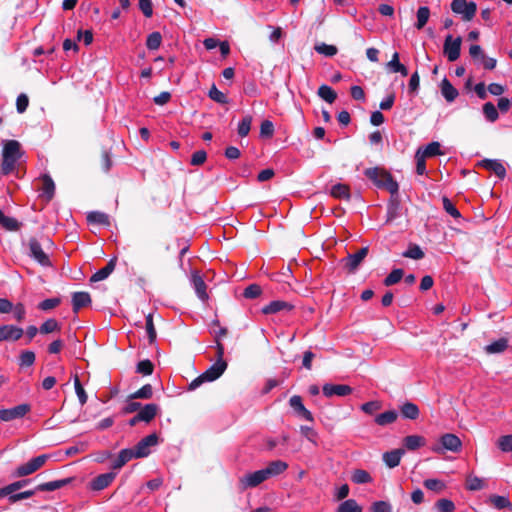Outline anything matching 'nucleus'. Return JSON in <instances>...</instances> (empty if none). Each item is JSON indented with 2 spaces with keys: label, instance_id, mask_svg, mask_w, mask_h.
Masks as SVG:
<instances>
[{
  "label": "nucleus",
  "instance_id": "1",
  "mask_svg": "<svg viewBox=\"0 0 512 512\" xmlns=\"http://www.w3.org/2000/svg\"><path fill=\"white\" fill-rule=\"evenodd\" d=\"M22 156L21 145L16 140H7L2 150V163L0 173L8 175L12 173L17 165L18 160Z\"/></svg>",
  "mask_w": 512,
  "mask_h": 512
},
{
  "label": "nucleus",
  "instance_id": "2",
  "mask_svg": "<svg viewBox=\"0 0 512 512\" xmlns=\"http://www.w3.org/2000/svg\"><path fill=\"white\" fill-rule=\"evenodd\" d=\"M226 369V361H216L206 371L191 381L189 384V390H195L203 383L215 381L225 372Z\"/></svg>",
  "mask_w": 512,
  "mask_h": 512
},
{
  "label": "nucleus",
  "instance_id": "3",
  "mask_svg": "<svg viewBox=\"0 0 512 512\" xmlns=\"http://www.w3.org/2000/svg\"><path fill=\"white\" fill-rule=\"evenodd\" d=\"M462 442L460 438L452 433L443 434L432 446L431 450L437 454H445L447 451L458 453L461 451Z\"/></svg>",
  "mask_w": 512,
  "mask_h": 512
},
{
  "label": "nucleus",
  "instance_id": "4",
  "mask_svg": "<svg viewBox=\"0 0 512 512\" xmlns=\"http://www.w3.org/2000/svg\"><path fill=\"white\" fill-rule=\"evenodd\" d=\"M451 10L454 13L461 15L464 21H470L476 14L477 5L472 1L453 0L451 3Z\"/></svg>",
  "mask_w": 512,
  "mask_h": 512
},
{
  "label": "nucleus",
  "instance_id": "5",
  "mask_svg": "<svg viewBox=\"0 0 512 512\" xmlns=\"http://www.w3.org/2000/svg\"><path fill=\"white\" fill-rule=\"evenodd\" d=\"M28 255L33 258L41 266H51L49 256L42 249L41 244L35 238H30L27 243Z\"/></svg>",
  "mask_w": 512,
  "mask_h": 512
},
{
  "label": "nucleus",
  "instance_id": "6",
  "mask_svg": "<svg viewBox=\"0 0 512 512\" xmlns=\"http://www.w3.org/2000/svg\"><path fill=\"white\" fill-rule=\"evenodd\" d=\"M267 479L264 469H261L242 476L239 479V486L241 490H246L257 487Z\"/></svg>",
  "mask_w": 512,
  "mask_h": 512
},
{
  "label": "nucleus",
  "instance_id": "7",
  "mask_svg": "<svg viewBox=\"0 0 512 512\" xmlns=\"http://www.w3.org/2000/svg\"><path fill=\"white\" fill-rule=\"evenodd\" d=\"M158 444V436L155 433H152L143 439H141L137 445L134 447L133 452L136 455V458H144L147 457L151 453V447H154Z\"/></svg>",
  "mask_w": 512,
  "mask_h": 512
},
{
  "label": "nucleus",
  "instance_id": "8",
  "mask_svg": "<svg viewBox=\"0 0 512 512\" xmlns=\"http://www.w3.org/2000/svg\"><path fill=\"white\" fill-rule=\"evenodd\" d=\"M30 411V405L20 404L9 409L0 410V420L4 422L12 421L24 417Z\"/></svg>",
  "mask_w": 512,
  "mask_h": 512
},
{
  "label": "nucleus",
  "instance_id": "9",
  "mask_svg": "<svg viewBox=\"0 0 512 512\" xmlns=\"http://www.w3.org/2000/svg\"><path fill=\"white\" fill-rule=\"evenodd\" d=\"M461 38L457 37L453 39L451 35H448L444 42V53L450 62L456 61L460 56L461 50Z\"/></svg>",
  "mask_w": 512,
  "mask_h": 512
},
{
  "label": "nucleus",
  "instance_id": "10",
  "mask_svg": "<svg viewBox=\"0 0 512 512\" xmlns=\"http://www.w3.org/2000/svg\"><path fill=\"white\" fill-rule=\"evenodd\" d=\"M289 405L290 407L294 410L295 414L306 420V421H309V422H313L314 421V417L312 415V413L305 408V406L303 405V402H302V398L298 395H294L290 398L289 400Z\"/></svg>",
  "mask_w": 512,
  "mask_h": 512
},
{
  "label": "nucleus",
  "instance_id": "11",
  "mask_svg": "<svg viewBox=\"0 0 512 512\" xmlns=\"http://www.w3.org/2000/svg\"><path fill=\"white\" fill-rule=\"evenodd\" d=\"M324 396L330 398L333 396L344 397L352 393V388L345 384H324L322 388Z\"/></svg>",
  "mask_w": 512,
  "mask_h": 512
},
{
  "label": "nucleus",
  "instance_id": "12",
  "mask_svg": "<svg viewBox=\"0 0 512 512\" xmlns=\"http://www.w3.org/2000/svg\"><path fill=\"white\" fill-rule=\"evenodd\" d=\"M38 190L41 192V197L45 198L46 201H50L54 197L55 184L53 179L48 175L44 174L39 178Z\"/></svg>",
  "mask_w": 512,
  "mask_h": 512
},
{
  "label": "nucleus",
  "instance_id": "13",
  "mask_svg": "<svg viewBox=\"0 0 512 512\" xmlns=\"http://www.w3.org/2000/svg\"><path fill=\"white\" fill-rule=\"evenodd\" d=\"M23 335V329L14 325L0 326V342L16 341Z\"/></svg>",
  "mask_w": 512,
  "mask_h": 512
},
{
  "label": "nucleus",
  "instance_id": "14",
  "mask_svg": "<svg viewBox=\"0 0 512 512\" xmlns=\"http://www.w3.org/2000/svg\"><path fill=\"white\" fill-rule=\"evenodd\" d=\"M191 284L195 290L197 297L202 302H206L209 298L208 293L206 292V284L201 275L197 271H194L191 275Z\"/></svg>",
  "mask_w": 512,
  "mask_h": 512
},
{
  "label": "nucleus",
  "instance_id": "15",
  "mask_svg": "<svg viewBox=\"0 0 512 512\" xmlns=\"http://www.w3.org/2000/svg\"><path fill=\"white\" fill-rule=\"evenodd\" d=\"M480 165L493 172L500 179H504L506 176V168L500 160L497 159H483Z\"/></svg>",
  "mask_w": 512,
  "mask_h": 512
},
{
  "label": "nucleus",
  "instance_id": "16",
  "mask_svg": "<svg viewBox=\"0 0 512 512\" xmlns=\"http://www.w3.org/2000/svg\"><path fill=\"white\" fill-rule=\"evenodd\" d=\"M115 477L116 473L114 472L100 474L92 480L90 484L91 489L95 491H101L108 487L113 482Z\"/></svg>",
  "mask_w": 512,
  "mask_h": 512
},
{
  "label": "nucleus",
  "instance_id": "17",
  "mask_svg": "<svg viewBox=\"0 0 512 512\" xmlns=\"http://www.w3.org/2000/svg\"><path fill=\"white\" fill-rule=\"evenodd\" d=\"M368 254V247H363L354 254H349L345 259V265L350 271H354Z\"/></svg>",
  "mask_w": 512,
  "mask_h": 512
},
{
  "label": "nucleus",
  "instance_id": "18",
  "mask_svg": "<svg viewBox=\"0 0 512 512\" xmlns=\"http://www.w3.org/2000/svg\"><path fill=\"white\" fill-rule=\"evenodd\" d=\"M440 89L443 97L449 103L453 102L459 95L458 90L450 83L447 78L441 81Z\"/></svg>",
  "mask_w": 512,
  "mask_h": 512
},
{
  "label": "nucleus",
  "instance_id": "19",
  "mask_svg": "<svg viewBox=\"0 0 512 512\" xmlns=\"http://www.w3.org/2000/svg\"><path fill=\"white\" fill-rule=\"evenodd\" d=\"M159 410V407L157 404L149 403L145 406H141L138 414V419H141V421L149 423L156 415Z\"/></svg>",
  "mask_w": 512,
  "mask_h": 512
},
{
  "label": "nucleus",
  "instance_id": "20",
  "mask_svg": "<svg viewBox=\"0 0 512 512\" xmlns=\"http://www.w3.org/2000/svg\"><path fill=\"white\" fill-rule=\"evenodd\" d=\"M91 303V297L88 292H75L72 295L73 311L77 312L81 308L88 306Z\"/></svg>",
  "mask_w": 512,
  "mask_h": 512
},
{
  "label": "nucleus",
  "instance_id": "21",
  "mask_svg": "<svg viewBox=\"0 0 512 512\" xmlns=\"http://www.w3.org/2000/svg\"><path fill=\"white\" fill-rule=\"evenodd\" d=\"M115 266L116 258H112L104 268L98 270L91 276V282H99L105 280L114 271Z\"/></svg>",
  "mask_w": 512,
  "mask_h": 512
},
{
  "label": "nucleus",
  "instance_id": "22",
  "mask_svg": "<svg viewBox=\"0 0 512 512\" xmlns=\"http://www.w3.org/2000/svg\"><path fill=\"white\" fill-rule=\"evenodd\" d=\"M404 454L402 449H395L383 454V461L389 468H394L399 465L400 460Z\"/></svg>",
  "mask_w": 512,
  "mask_h": 512
},
{
  "label": "nucleus",
  "instance_id": "23",
  "mask_svg": "<svg viewBox=\"0 0 512 512\" xmlns=\"http://www.w3.org/2000/svg\"><path fill=\"white\" fill-rule=\"evenodd\" d=\"M133 458H136V455L132 449H123L119 452L118 457L112 463V468L116 470L120 469Z\"/></svg>",
  "mask_w": 512,
  "mask_h": 512
},
{
  "label": "nucleus",
  "instance_id": "24",
  "mask_svg": "<svg viewBox=\"0 0 512 512\" xmlns=\"http://www.w3.org/2000/svg\"><path fill=\"white\" fill-rule=\"evenodd\" d=\"M288 468V465L286 462L281 460L272 461L268 464L266 468H264V471L266 473L267 478H270L272 476H277L281 473H283Z\"/></svg>",
  "mask_w": 512,
  "mask_h": 512
},
{
  "label": "nucleus",
  "instance_id": "25",
  "mask_svg": "<svg viewBox=\"0 0 512 512\" xmlns=\"http://www.w3.org/2000/svg\"><path fill=\"white\" fill-rule=\"evenodd\" d=\"M87 220L91 224H98V225H104L109 226L110 225V218L106 213L99 212V211H93L88 213Z\"/></svg>",
  "mask_w": 512,
  "mask_h": 512
},
{
  "label": "nucleus",
  "instance_id": "26",
  "mask_svg": "<svg viewBox=\"0 0 512 512\" xmlns=\"http://www.w3.org/2000/svg\"><path fill=\"white\" fill-rule=\"evenodd\" d=\"M401 414L404 418L415 420L419 416V408L412 402L404 403L400 408Z\"/></svg>",
  "mask_w": 512,
  "mask_h": 512
},
{
  "label": "nucleus",
  "instance_id": "27",
  "mask_svg": "<svg viewBox=\"0 0 512 512\" xmlns=\"http://www.w3.org/2000/svg\"><path fill=\"white\" fill-rule=\"evenodd\" d=\"M398 414L394 410L383 412L375 417V422L379 426H386L396 421Z\"/></svg>",
  "mask_w": 512,
  "mask_h": 512
},
{
  "label": "nucleus",
  "instance_id": "28",
  "mask_svg": "<svg viewBox=\"0 0 512 512\" xmlns=\"http://www.w3.org/2000/svg\"><path fill=\"white\" fill-rule=\"evenodd\" d=\"M70 482V479H61V480H55L50 481L46 483H42L37 486L36 490L38 491H55L57 489H60L67 485Z\"/></svg>",
  "mask_w": 512,
  "mask_h": 512
},
{
  "label": "nucleus",
  "instance_id": "29",
  "mask_svg": "<svg viewBox=\"0 0 512 512\" xmlns=\"http://www.w3.org/2000/svg\"><path fill=\"white\" fill-rule=\"evenodd\" d=\"M317 94L321 99L329 104H332L337 98V93L330 86L325 84L318 88Z\"/></svg>",
  "mask_w": 512,
  "mask_h": 512
},
{
  "label": "nucleus",
  "instance_id": "30",
  "mask_svg": "<svg viewBox=\"0 0 512 512\" xmlns=\"http://www.w3.org/2000/svg\"><path fill=\"white\" fill-rule=\"evenodd\" d=\"M404 446L408 450H416L425 444V439L419 435H409L404 438Z\"/></svg>",
  "mask_w": 512,
  "mask_h": 512
},
{
  "label": "nucleus",
  "instance_id": "31",
  "mask_svg": "<svg viewBox=\"0 0 512 512\" xmlns=\"http://www.w3.org/2000/svg\"><path fill=\"white\" fill-rule=\"evenodd\" d=\"M508 347V341L505 338H500L491 344L485 346V351L488 354L502 353Z\"/></svg>",
  "mask_w": 512,
  "mask_h": 512
},
{
  "label": "nucleus",
  "instance_id": "32",
  "mask_svg": "<svg viewBox=\"0 0 512 512\" xmlns=\"http://www.w3.org/2000/svg\"><path fill=\"white\" fill-rule=\"evenodd\" d=\"M330 194L338 199H346L348 200L350 198V192L349 187L345 184H335L332 186Z\"/></svg>",
  "mask_w": 512,
  "mask_h": 512
},
{
  "label": "nucleus",
  "instance_id": "33",
  "mask_svg": "<svg viewBox=\"0 0 512 512\" xmlns=\"http://www.w3.org/2000/svg\"><path fill=\"white\" fill-rule=\"evenodd\" d=\"M379 187L387 189L391 194H396L399 190L398 183L388 173L383 175V181L379 182Z\"/></svg>",
  "mask_w": 512,
  "mask_h": 512
},
{
  "label": "nucleus",
  "instance_id": "34",
  "mask_svg": "<svg viewBox=\"0 0 512 512\" xmlns=\"http://www.w3.org/2000/svg\"><path fill=\"white\" fill-rule=\"evenodd\" d=\"M351 480L356 484H366L372 481V477L367 471L356 469L352 473Z\"/></svg>",
  "mask_w": 512,
  "mask_h": 512
},
{
  "label": "nucleus",
  "instance_id": "35",
  "mask_svg": "<svg viewBox=\"0 0 512 512\" xmlns=\"http://www.w3.org/2000/svg\"><path fill=\"white\" fill-rule=\"evenodd\" d=\"M430 17V10L426 6L419 7L417 11V22L415 24V27L420 30L422 29L426 23L428 22Z\"/></svg>",
  "mask_w": 512,
  "mask_h": 512
},
{
  "label": "nucleus",
  "instance_id": "36",
  "mask_svg": "<svg viewBox=\"0 0 512 512\" xmlns=\"http://www.w3.org/2000/svg\"><path fill=\"white\" fill-rule=\"evenodd\" d=\"M337 512H362V508L356 500L348 499L338 506Z\"/></svg>",
  "mask_w": 512,
  "mask_h": 512
},
{
  "label": "nucleus",
  "instance_id": "37",
  "mask_svg": "<svg viewBox=\"0 0 512 512\" xmlns=\"http://www.w3.org/2000/svg\"><path fill=\"white\" fill-rule=\"evenodd\" d=\"M289 308V305L284 301H272L262 308L264 314H274L281 310Z\"/></svg>",
  "mask_w": 512,
  "mask_h": 512
},
{
  "label": "nucleus",
  "instance_id": "38",
  "mask_svg": "<svg viewBox=\"0 0 512 512\" xmlns=\"http://www.w3.org/2000/svg\"><path fill=\"white\" fill-rule=\"evenodd\" d=\"M28 483V480H20L14 483H11L0 489V496H10L14 494L15 491L21 489Z\"/></svg>",
  "mask_w": 512,
  "mask_h": 512
},
{
  "label": "nucleus",
  "instance_id": "39",
  "mask_svg": "<svg viewBox=\"0 0 512 512\" xmlns=\"http://www.w3.org/2000/svg\"><path fill=\"white\" fill-rule=\"evenodd\" d=\"M36 471H37V469H36L35 465L33 464V461L29 460L27 463L22 464L16 468L15 476L25 477V476L33 474Z\"/></svg>",
  "mask_w": 512,
  "mask_h": 512
},
{
  "label": "nucleus",
  "instance_id": "40",
  "mask_svg": "<svg viewBox=\"0 0 512 512\" xmlns=\"http://www.w3.org/2000/svg\"><path fill=\"white\" fill-rule=\"evenodd\" d=\"M482 110H483V114H484L485 118L489 122H495L499 117V113H498L495 105L491 102L485 103L482 107Z\"/></svg>",
  "mask_w": 512,
  "mask_h": 512
},
{
  "label": "nucleus",
  "instance_id": "41",
  "mask_svg": "<svg viewBox=\"0 0 512 512\" xmlns=\"http://www.w3.org/2000/svg\"><path fill=\"white\" fill-rule=\"evenodd\" d=\"M485 487V482L483 479L469 475L466 479V488L470 491H478Z\"/></svg>",
  "mask_w": 512,
  "mask_h": 512
},
{
  "label": "nucleus",
  "instance_id": "42",
  "mask_svg": "<svg viewBox=\"0 0 512 512\" xmlns=\"http://www.w3.org/2000/svg\"><path fill=\"white\" fill-rule=\"evenodd\" d=\"M59 330H60V325L53 318L47 319L39 328V332L41 334H49V333L59 331Z\"/></svg>",
  "mask_w": 512,
  "mask_h": 512
},
{
  "label": "nucleus",
  "instance_id": "43",
  "mask_svg": "<svg viewBox=\"0 0 512 512\" xmlns=\"http://www.w3.org/2000/svg\"><path fill=\"white\" fill-rule=\"evenodd\" d=\"M153 395V388L150 384H146L139 390L130 395L131 399H150Z\"/></svg>",
  "mask_w": 512,
  "mask_h": 512
},
{
  "label": "nucleus",
  "instance_id": "44",
  "mask_svg": "<svg viewBox=\"0 0 512 512\" xmlns=\"http://www.w3.org/2000/svg\"><path fill=\"white\" fill-rule=\"evenodd\" d=\"M162 43V36L159 32H152L148 35L146 46L149 50H157Z\"/></svg>",
  "mask_w": 512,
  "mask_h": 512
},
{
  "label": "nucleus",
  "instance_id": "45",
  "mask_svg": "<svg viewBox=\"0 0 512 512\" xmlns=\"http://www.w3.org/2000/svg\"><path fill=\"white\" fill-rule=\"evenodd\" d=\"M440 148L441 145L439 142H431L423 150H421V155H423L426 158L440 155L442 154Z\"/></svg>",
  "mask_w": 512,
  "mask_h": 512
},
{
  "label": "nucleus",
  "instance_id": "46",
  "mask_svg": "<svg viewBox=\"0 0 512 512\" xmlns=\"http://www.w3.org/2000/svg\"><path fill=\"white\" fill-rule=\"evenodd\" d=\"M365 175L379 187V182L383 181V175H386V172L378 168H369L365 170Z\"/></svg>",
  "mask_w": 512,
  "mask_h": 512
},
{
  "label": "nucleus",
  "instance_id": "47",
  "mask_svg": "<svg viewBox=\"0 0 512 512\" xmlns=\"http://www.w3.org/2000/svg\"><path fill=\"white\" fill-rule=\"evenodd\" d=\"M365 175L379 187V182L383 181V175H386V172L378 168H369L365 170Z\"/></svg>",
  "mask_w": 512,
  "mask_h": 512
},
{
  "label": "nucleus",
  "instance_id": "48",
  "mask_svg": "<svg viewBox=\"0 0 512 512\" xmlns=\"http://www.w3.org/2000/svg\"><path fill=\"white\" fill-rule=\"evenodd\" d=\"M365 175L379 187V182L383 181V175H386V172L378 168H369L365 170Z\"/></svg>",
  "mask_w": 512,
  "mask_h": 512
},
{
  "label": "nucleus",
  "instance_id": "49",
  "mask_svg": "<svg viewBox=\"0 0 512 512\" xmlns=\"http://www.w3.org/2000/svg\"><path fill=\"white\" fill-rule=\"evenodd\" d=\"M490 502L497 509L509 508L511 506L509 499L500 495H492L490 497Z\"/></svg>",
  "mask_w": 512,
  "mask_h": 512
},
{
  "label": "nucleus",
  "instance_id": "50",
  "mask_svg": "<svg viewBox=\"0 0 512 512\" xmlns=\"http://www.w3.org/2000/svg\"><path fill=\"white\" fill-rule=\"evenodd\" d=\"M252 117L245 116L238 124L237 132L239 136L245 137L249 134L251 129Z\"/></svg>",
  "mask_w": 512,
  "mask_h": 512
},
{
  "label": "nucleus",
  "instance_id": "51",
  "mask_svg": "<svg viewBox=\"0 0 512 512\" xmlns=\"http://www.w3.org/2000/svg\"><path fill=\"white\" fill-rule=\"evenodd\" d=\"M402 255L406 258H411L415 260H419L424 257V253L418 245H410L409 248Z\"/></svg>",
  "mask_w": 512,
  "mask_h": 512
},
{
  "label": "nucleus",
  "instance_id": "52",
  "mask_svg": "<svg viewBox=\"0 0 512 512\" xmlns=\"http://www.w3.org/2000/svg\"><path fill=\"white\" fill-rule=\"evenodd\" d=\"M315 50L322 55L332 57L337 54V48L334 45L321 43L315 46Z\"/></svg>",
  "mask_w": 512,
  "mask_h": 512
},
{
  "label": "nucleus",
  "instance_id": "53",
  "mask_svg": "<svg viewBox=\"0 0 512 512\" xmlns=\"http://www.w3.org/2000/svg\"><path fill=\"white\" fill-rule=\"evenodd\" d=\"M403 274L404 272L402 269L392 270L391 273L385 278L384 284L386 286H391L398 283L402 279Z\"/></svg>",
  "mask_w": 512,
  "mask_h": 512
},
{
  "label": "nucleus",
  "instance_id": "54",
  "mask_svg": "<svg viewBox=\"0 0 512 512\" xmlns=\"http://www.w3.org/2000/svg\"><path fill=\"white\" fill-rule=\"evenodd\" d=\"M74 387L80 404L84 405L87 402L88 397L83 386L80 383L78 376H75L74 378Z\"/></svg>",
  "mask_w": 512,
  "mask_h": 512
},
{
  "label": "nucleus",
  "instance_id": "55",
  "mask_svg": "<svg viewBox=\"0 0 512 512\" xmlns=\"http://www.w3.org/2000/svg\"><path fill=\"white\" fill-rule=\"evenodd\" d=\"M1 226L8 231H17L20 228L21 223L16 218L5 216Z\"/></svg>",
  "mask_w": 512,
  "mask_h": 512
},
{
  "label": "nucleus",
  "instance_id": "56",
  "mask_svg": "<svg viewBox=\"0 0 512 512\" xmlns=\"http://www.w3.org/2000/svg\"><path fill=\"white\" fill-rule=\"evenodd\" d=\"M497 445L502 452H512V434L500 437Z\"/></svg>",
  "mask_w": 512,
  "mask_h": 512
},
{
  "label": "nucleus",
  "instance_id": "57",
  "mask_svg": "<svg viewBox=\"0 0 512 512\" xmlns=\"http://www.w3.org/2000/svg\"><path fill=\"white\" fill-rule=\"evenodd\" d=\"M424 486L427 489L435 492H441L442 490L445 489V484L438 479H426L424 481Z\"/></svg>",
  "mask_w": 512,
  "mask_h": 512
},
{
  "label": "nucleus",
  "instance_id": "58",
  "mask_svg": "<svg viewBox=\"0 0 512 512\" xmlns=\"http://www.w3.org/2000/svg\"><path fill=\"white\" fill-rule=\"evenodd\" d=\"M274 134V125L269 120H264L260 126V136L270 138Z\"/></svg>",
  "mask_w": 512,
  "mask_h": 512
},
{
  "label": "nucleus",
  "instance_id": "59",
  "mask_svg": "<svg viewBox=\"0 0 512 512\" xmlns=\"http://www.w3.org/2000/svg\"><path fill=\"white\" fill-rule=\"evenodd\" d=\"M436 508L439 512H452L455 505L451 500L443 498L436 502Z\"/></svg>",
  "mask_w": 512,
  "mask_h": 512
},
{
  "label": "nucleus",
  "instance_id": "60",
  "mask_svg": "<svg viewBox=\"0 0 512 512\" xmlns=\"http://www.w3.org/2000/svg\"><path fill=\"white\" fill-rule=\"evenodd\" d=\"M209 97L217 103L224 104L227 102L226 95L220 90H218L215 85H213L209 90Z\"/></svg>",
  "mask_w": 512,
  "mask_h": 512
},
{
  "label": "nucleus",
  "instance_id": "61",
  "mask_svg": "<svg viewBox=\"0 0 512 512\" xmlns=\"http://www.w3.org/2000/svg\"><path fill=\"white\" fill-rule=\"evenodd\" d=\"M370 510L371 512H392V506L387 501H375Z\"/></svg>",
  "mask_w": 512,
  "mask_h": 512
},
{
  "label": "nucleus",
  "instance_id": "62",
  "mask_svg": "<svg viewBox=\"0 0 512 512\" xmlns=\"http://www.w3.org/2000/svg\"><path fill=\"white\" fill-rule=\"evenodd\" d=\"M443 208L449 215H451L454 218H459L461 216L458 209L447 197L443 198Z\"/></svg>",
  "mask_w": 512,
  "mask_h": 512
},
{
  "label": "nucleus",
  "instance_id": "63",
  "mask_svg": "<svg viewBox=\"0 0 512 512\" xmlns=\"http://www.w3.org/2000/svg\"><path fill=\"white\" fill-rule=\"evenodd\" d=\"M137 372L143 375H150L153 372V364L150 360H142L137 364Z\"/></svg>",
  "mask_w": 512,
  "mask_h": 512
},
{
  "label": "nucleus",
  "instance_id": "64",
  "mask_svg": "<svg viewBox=\"0 0 512 512\" xmlns=\"http://www.w3.org/2000/svg\"><path fill=\"white\" fill-rule=\"evenodd\" d=\"M261 294V287L257 284H251L244 290V297L254 299Z\"/></svg>",
  "mask_w": 512,
  "mask_h": 512
}]
</instances>
